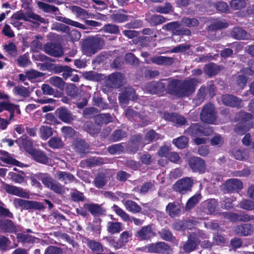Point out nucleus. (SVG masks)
Segmentation results:
<instances>
[{"label": "nucleus", "mask_w": 254, "mask_h": 254, "mask_svg": "<svg viewBox=\"0 0 254 254\" xmlns=\"http://www.w3.org/2000/svg\"><path fill=\"white\" fill-rule=\"evenodd\" d=\"M83 130L87 132L91 136L97 135L101 130V127L95 122L87 121L84 123L83 126Z\"/></svg>", "instance_id": "nucleus-30"}, {"label": "nucleus", "mask_w": 254, "mask_h": 254, "mask_svg": "<svg viewBox=\"0 0 254 254\" xmlns=\"http://www.w3.org/2000/svg\"><path fill=\"white\" fill-rule=\"evenodd\" d=\"M37 178L41 181L45 187L49 188L55 181L49 173H38L36 174Z\"/></svg>", "instance_id": "nucleus-34"}, {"label": "nucleus", "mask_w": 254, "mask_h": 254, "mask_svg": "<svg viewBox=\"0 0 254 254\" xmlns=\"http://www.w3.org/2000/svg\"><path fill=\"white\" fill-rule=\"evenodd\" d=\"M49 82L52 86L58 88L59 91L63 92L65 83L61 77L56 76L51 77L49 78Z\"/></svg>", "instance_id": "nucleus-40"}, {"label": "nucleus", "mask_w": 254, "mask_h": 254, "mask_svg": "<svg viewBox=\"0 0 254 254\" xmlns=\"http://www.w3.org/2000/svg\"><path fill=\"white\" fill-rule=\"evenodd\" d=\"M70 198L73 202H83L86 199L84 193L77 189H72L70 192Z\"/></svg>", "instance_id": "nucleus-50"}, {"label": "nucleus", "mask_w": 254, "mask_h": 254, "mask_svg": "<svg viewBox=\"0 0 254 254\" xmlns=\"http://www.w3.org/2000/svg\"><path fill=\"white\" fill-rule=\"evenodd\" d=\"M44 49L47 54L52 57H59L64 54L62 46L58 43L47 42Z\"/></svg>", "instance_id": "nucleus-15"}, {"label": "nucleus", "mask_w": 254, "mask_h": 254, "mask_svg": "<svg viewBox=\"0 0 254 254\" xmlns=\"http://www.w3.org/2000/svg\"><path fill=\"white\" fill-rule=\"evenodd\" d=\"M11 18L16 20H23L25 21H31L30 19H32L41 23L45 22V19L44 18L35 13L30 8L26 10L25 13H24L22 10L16 11L12 15Z\"/></svg>", "instance_id": "nucleus-5"}, {"label": "nucleus", "mask_w": 254, "mask_h": 254, "mask_svg": "<svg viewBox=\"0 0 254 254\" xmlns=\"http://www.w3.org/2000/svg\"><path fill=\"white\" fill-rule=\"evenodd\" d=\"M145 249L147 252L156 254L166 253L167 254H171L172 252L170 246L163 242L149 244L145 247Z\"/></svg>", "instance_id": "nucleus-11"}, {"label": "nucleus", "mask_w": 254, "mask_h": 254, "mask_svg": "<svg viewBox=\"0 0 254 254\" xmlns=\"http://www.w3.org/2000/svg\"><path fill=\"white\" fill-rule=\"evenodd\" d=\"M165 80L152 81L146 85L145 88L151 94H161L166 90V84L162 82V80Z\"/></svg>", "instance_id": "nucleus-17"}, {"label": "nucleus", "mask_w": 254, "mask_h": 254, "mask_svg": "<svg viewBox=\"0 0 254 254\" xmlns=\"http://www.w3.org/2000/svg\"><path fill=\"white\" fill-rule=\"evenodd\" d=\"M163 117L165 120L172 122L174 125L178 127L182 126L187 123V120L185 117L176 113L165 112Z\"/></svg>", "instance_id": "nucleus-22"}, {"label": "nucleus", "mask_w": 254, "mask_h": 254, "mask_svg": "<svg viewBox=\"0 0 254 254\" xmlns=\"http://www.w3.org/2000/svg\"><path fill=\"white\" fill-rule=\"evenodd\" d=\"M137 98L134 89L129 86L123 88L122 92L119 93L118 96L120 106L122 108L126 107L130 100L135 101Z\"/></svg>", "instance_id": "nucleus-6"}, {"label": "nucleus", "mask_w": 254, "mask_h": 254, "mask_svg": "<svg viewBox=\"0 0 254 254\" xmlns=\"http://www.w3.org/2000/svg\"><path fill=\"white\" fill-rule=\"evenodd\" d=\"M235 231L237 234L242 236H251L254 232V227L251 223H243L237 226Z\"/></svg>", "instance_id": "nucleus-26"}, {"label": "nucleus", "mask_w": 254, "mask_h": 254, "mask_svg": "<svg viewBox=\"0 0 254 254\" xmlns=\"http://www.w3.org/2000/svg\"><path fill=\"white\" fill-rule=\"evenodd\" d=\"M84 240L87 247L92 252L96 253V254H115L110 249L105 248L99 242L86 237L84 238Z\"/></svg>", "instance_id": "nucleus-10"}, {"label": "nucleus", "mask_w": 254, "mask_h": 254, "mask_svg": "<svg viewBox=\"0 0 254 254\" xmlns=\"http://www.w3.org/2000/svg\"><path fill=\"white\" fill-rule=\"evenodd\" d=\"M125 144V143L122 142L109 146L108 147V151L112 155L121 154L124 152L125 147L123 144Z\"/></svg>", "instance_id": "nucleus-49"}, {"label": "nucleus", "mask_w": 254, "mask_h": 254, "mask_svg": "<svg viewBox=\"0 0 254 254\" xmlns=\"http://www.w3.org/2000/svg\"><path fill=\"white\" fill-rule=\"evenodd\" d=\"M124 80V76L122 73L115 72L108 76L107 82L111 87L119 88L123 86Z\"/></svg>", "instance_id": "nucleus-20"}, {"label": "nucleus", "mask_w": 254, "mask_h": 254, "mask_svg": "<svg viewBox=\"0 0 254 254\" xmlns=\"http://www.w3.org/2000/svg\"><path fill=\"white\" fill-rule=\"evenodd\" d=\"M193 185V180L189 177L181 179L177 181L174 185V189L182 193L190 190Z\"/></svg>", "instance_id": "nucleus-19"}, {"label": "nucleus", "mask_w": 254, "mask_h": 254, "mask_svg": "<svg viewBox=\"0 0 254 254\" xmlns=\"http://www.w3.org/2000/svg\"><path fill=\"white\" fill-rule=\"evenodd\" d=\"M158 233L160 237L164 240L169 242H173L175 240V237L173 236L171 231L167 228L162 229Z\"/></svg>", "instance_id": "nucleus-51"}, {"label": "nucleus", "mask_w": 254, "mask_h": 254, "mask_svg": "<svg viewBox=\"0 0 254 254\" xmlns=\"http://www.w3.org/2000/svg\"><path fill=\"white\" fill-rule=\"evenodd\" d=\"M142 141V135L141 134L132 135L127 143H125V149L128 153L134 154L139 149Z\"/></svg>", "instance_id": "nucleus-12"}, {"label": "nucleus", "mask_w": 254, "mask_h": 254, "mask_svg": "<svg viewBox=\"0 0 254 254\" xmlns=\"http://www.w3.org/2000/svg\"><path fill=\"white\" fill-rule=\"evenodd\" d=\"M49 189L55 193L60 195H63L65 192L64 186L56 180L54 182Z\"/></svg>", "instance_id": "nucleus-56"}, {"label": "nucleus", "mask_w": 254, "mask_h": 254, "mask_svg": "<svg viewBox=\"0 0 254 254\" xmlns=\"http://www.w3.org/2000/svg\"><path fill=\"white\" fill-rule=\"evenodd\" d=\"M75 151L78 154L82 155L88 152L90 147L89 144L84 139L77 138L73 143Z\"/></svg>", "instance_id": "nucleus-28"}, {"label": "nucleus", "mask_w": 254, "mask_h": 254, "mask_svg": "<svg viewBox=\"0 0 254 254\" xmlns=\"http://www.w3.org/2000/svg\"><path fill=\"white\" fill-rule=\"evenodd\" d=\"M83 208L84 209L87 210L94 217H99L105 215L106 212V210L98 203H84Z\"/></svg>", "instance_id": "nucleus-21"}, {"label": "nucleus", "mask_w": 254, "mask_h": 254, "mask_svg": "<svg viewBox=\"0 0 254 254\" xmlns=\"http://www.w3.org/2000/svg\"><path fill=\"white\" fill-rule=\"evenodd\" d=\"M240 207L247 211L254 210V201L250 199H243L239 203Z\"/></svg>", "instance_id": "nucleus-64"}, {"label": "nucleus", "mask_w": 254, "mask_h": 254, "mask_svg": "<svg viewBox=\"0 0 254 254\" xmlns=\"http://www.w3.org/2000/svg\"><path fill=\"white\" fill-rule=\"evenodd\" d=\"M189 139L185 136H181L173 140V143L178 148L184 149L188 145Z\"/></svg>", "instance_id": "nucleus-57"}, {"label": "nucleus", "mask_w": 254, "mask_h": 254, "mask_svg": "<svg viewBox=\"0 0 254 254\" xmlns=\"http://www.w3.org/2000/svg\"><path fill=\"white\" fill-rule=\"evenodd\" d=\"M124 204L126 209L132 213H137L141 211V207L134 201L127 200Z\"/></svg>", "instance_id": "nucleus-45"}, {"label": "nucleus", "mask_w": 254, "mask_h": 254, "mask_svg": "<svg viewBox=\"0 0 254 254\" xmlns=\"http://www.w3.org/2000/svg\"><path fill=\"white\" fill-rule=\"evenodd\" d=\"M104 40L99 37H89L85 39L82 43L83 52L87 56H91L102 48Z\"/></svg>", "instance_id": "nucleus-2"}, {"label": "nucleus", "mask_w": 254, "mask_h": 254, "mask_svg": "<svg viewBox=\"0 0 254 254\" xmlns=\"http://www.w3.org/2000/svg\"><path fill=\"white\" fill-rule=\"evenodd\" d=\"M231 35L233 38L237 40H246L248 39L247 32L239 26L233 28Z\"/></svg>", "instance_id": "nucleus-36"}, {"label": "nucleus", "mask_w": 254, "mask_h": 254, "mask_svg": "<svg viewBox=\"0 0 254 254\" xmlns=\"http://www.w3.org/2000/svg\"><path fill=\"white\" fill-rule=\"evenodd\" d=\"M56 19L59 21L62 22L66 24L74 26L81 29H87V28L86 25L80 23L77 21H74L68 18L63 17L61 16H57L56 17Z\"/></svg>", "instance_id": "nucleus-39"}, {"label": "nucleus", "mask_w": 254, "mask_h": 254, "mask_svg": "<svg viewBox=\"0 0 254 254\" xmlns=\"http://www.w3.org/2000/svg\"><path fill=\"white\" fill-rule=\"evenodd\" d=\"M253 117L252 113L245 111H240L238 114L237 118L239 121L243 122L246 124H250V121L253 119Z\"/></svg>", "instance_id": "nucleus-62"}, {"label": "nucleus", "mask_w": 254, "mask_h": 254, "mask_svg": "<svg viewBox=\"0 0 254 254\" xmlns=\"http://www.w3.org/2000/svg\"><path fill=\"white\" fill-rule=\"evenodd\" d=\"M42 90L44 94L54 95L55 97H61L63 94L62 91H59L58 89L55 90L48 84H43L42 86Z\"/></svg>", "instance_id": "nucleus-43"}, {"label": "nucleus", "mask_w": 254, "mask_h": 254, "mask_svg": "<svg viewBox=\"0 0 254 254\" xmlns=\"http://www.w3.org/2000/svg\"><path fill=\"white\" fill-rule=\"evenodd\" d=\"M113 210L116 212V214L119 216L125 222L130 221L133 222L136 226L141 225L143 222V220L135 218L134 217H130L129 215L123 209L121 208L116 204H114L113 207Z\"/></svg>", "instance_id": "nucleus-16"}, {"label": "nucleus", "mask_w": 254, "mask_h": 254, "mask_svg": "<svg viewBox=\"0 0 254 254\" xmlns=\"http://www.w3.org/2000/svg\"><path fill=\"white\" fill-rule=\"evenodd\" d=\"M16 238L18 242L21 243L23 246H25L26 244H33L36 239L34 236L23 233H17Z\"/></svg>", "instance_id": "nucleus-38"}, {"label": "nucleus", "mask_w": 254, "mask_h": 254, "mask_svg": "<svg viewBox=\"0 0 254 254\" xmlns=\"http://www.w3.org/2000/svg\"><path fill=\"white\" fill-rule=\"evenodd\" d=\"M48 145L53 149H59L64 146V143L60 137H53L48 141Z\"/></svg>", "instance_id": "nucleus-58"}, {"label": "nucleus", "mask_w": 254, "mask_h": 254, "mask_svg": "<svg viewBox=\"0 0 254 254\" xmlns=\"http://www.w3.org/2000/svg\"><path fill=\"white\" fill-rule=\"evenodd\" d=\"M0 160L9 165L21 167L22 163L19 161L12 158L9 153L5 151L0 149Z\"/></svg>", "instance_id": "nucleus-29"}, {"label": "nucleus", "mask_w": 254, "mask_h": 254, "mask_svg": "<svg viewBox=\"0 0 254 254\" xmlns=\"http://www.w3.org/2000/svg\"><path fill=\"white\" fill-rule=\"evenodd\" d=\"M53 134V128L48 126H42L40 127V137L43 140H47Z\"/></svg>", "instance_id": "nucleus-53"}, {"label": "nucleus", "mask_w": 254, "mask_h": 254, "mask_svg": "<svg viewBox=\"0 0 254 254\" xmlns=\"http://www.w3.org/2000/svg\"><path fill=\"white\" fill-rule=\"evenodd\" d=\"M243 188V183L238 179L228 180L225 184V189L227 192H238Z\"/></svg>", "instance_id": "nucleus-23"}, {"label": "nucleus", "mask_w": 254, "mask_h": 254, "mask_svg": "<svg viewBox=\"0 0 254 254\" xmlns=\"http://www.w3.org/2000/svg\"><path fill=\"white\" fill-rule=\"evenodd\" d=\"M95 122L99 127L103 125H107L113 121V118L110 113L100 114L96 115L94 118Z\"/></svg>", "instance_id": "nucleus-35"}, {"label": "nucleus", "mask_w": 254, "mask_h": 254, "mask_svg": "<svg viewBox=\"0 0 254 254\" xmlns=\"http://www.w3.org/2000/svg\"><path fill=\"white\" fill-rule=\"evenodd\" d=\"M203 69L205 73L208 77H211L217 74L220 70V68L215 64L210 63L208 64H206L204 66Z\"/></svg>", "instance_id": "nucleus-41"}, {"label": "nucleus", "mask_w": 254, "mask_h": 254, "mask_svg": "<svg viewBox=\"0 0 254 254\" xmlns=\"http://www.w3.org/2000/svg\"><path fill=\"white\" fill-rule=\"evenodd\" d=\"M13 92L16 95H19L23 97H28L30 95L29 89L23 86H17L13 89Z\"/></svg>", "instance_id": "nucleus-63"}, {"label": "nucleus", "mask_w": 254, "mask_h": 254, "mask_svg": "<svg viewBox=\"0 0 254 254\" xmlns=\"http://www.w3.org/2000/svg\"><path fill=\"white\" fill-rule=\"evenodd\" d=\"M56 177L59 181L64 182V184L72 183L76 180L75 177L68 172L57 171Z\"/></svg>", "instance_id": "nucleus-32"}, {"label": "nucleus", "mask_w": 254, "mask_h": 254, "mask_svg": "<svg viewBox=\"0 0 254 254\" xmlns=\"http://www.w3.org/2000/svg\"><path fill=\"white\" fill-rule=\"evenodd\" d=\"M218 205V201L215 199H209L207 200L205 207L208 214H211L214 213Z\"/></svg>", "instance_id": "nucleus-59"}, {"label": "nucleus", "mask_w": 254, "mask_h": 254, "mask_svg": "<svg viewBox=\"0 0 254 254\" xmlns=\"http://www.w3.org/2000/svg\"><path fill=\"white\" fill-rule=\"evenodd\" d=\"M198 83V80L195 78L184 80L172 79L168 82L167 92L179 98L189 97L195 91Z\"/></svg>", "instance_id": "nucleus-1"}, {"label": "nucleus", "mask_w": 254, "mask_h": 254, "mask_svg": "<svg viewBox=\"0 0 254 254\" xmlns=\"http://www.w3.org/2000/svg\"><path fill=\"white\" fill-rule=\"evenodd\" d=\"M102 30L105 33L111 34H118L120 32L119 26L112 23L105 24Z\"/></svg>", "instance_id": "nucleus-52"}, {"label": "nucleus", "mask_w": 254, "mask_h": 254, "mask_svg": "<svg viewBox=\"0 0 254 254\" xmlns=\"http://www.w3.org/2000/svg\"><path fill=\"white\" fill-rule=\"evenodd\" d=\"M151 62L157 65H171L174 63V60L173 58L160 56L153 57Z\"/></svg>", "instance_id": "nucleus-37"}, {"label": "nucleus", "mask_w": 254, "mask_h": 254, "mask_svg": "<svg viewBox=\"0 0 254 254\" xmlns=\"http://www.w3.org/2000/svg\"><path fill=\"white\" fill-rule=\"evenodd\" d=\"M0 230L3 232L14 233L16 232L17 228L11 220L0 218Z\"/></svg>", "instance_id": "nucleus-27"}, {"label": "nucleus", "mask_w": 254, "mask_h": 254, "mask_svg": "<svg viewBox=\"0 0 254 254\" xmlns=\"http://www.w3.org/2000/svg\"><path fill=\"white\" fill-rule=\"evenodd\" d=\"M213 132L210 127H205L200 123L191 124L185 133L192 137L209 136Z\"/></svg>", "instance_id": "nucleus-4"}, {"label": "nucleus", "mask_w": 254, "mask_h": 254, "mask_svg": "<svg viewBox=\"0 0 254 254\" xmlns=\"http://www.w3.org/2000/svg\"><path fill=\"white\" fill-rule=\"evenodd\" d=\"M127 136V133L121 129L114 130L110 137V139L113 142H116L122 140Z\"/></svg>", "instance_id": "nucleus-54"}, {"label": "nucleus", "mask_w": 254, "mask_h": 254, "mask_svg": "<svg viewBox=\"0 0 254 254\" xmlns=\"http://www.w3.org/2000/svg\"><path fill=\"white\" fill-rule=\"evenodd\" d=\"M29 153L36 162L45 165L48 163L49 158L43 151L32 148Z\"/></svg>", "instance_id": "nucleus-25"}, {"label": "nucleus", "mask_w": 254, "mask_h": 254, "mask_svg": "<svg viewBox=\"0 0 254 254\" xmlns=\"http://www.w3.org/2000/svg\"><path fill=\"white\" fill-rule=\"evenodd\" d=\"M200 240L196 233H192L188 238L187 241L183 246V250L187 253H190L194 251L199 244Z\"/></svg>", "instance_id": "nucleus-18"}, {"label": "nucleus", "mask_w": 254, "mask_h": 254, "mask_svg": "<svg viewBox=\"0 0 254 254\" xmlns=\"http://www.w3.org/2000/svg\"><path fill=\"white\" fill-rule=\"evenodd\" d=\"M216 112L213 104H207L201 110L200 118L202 122L212 124L216 121Z\"/></svg>", "instance_id": "nucleus-9"}, {"label": "nucleus", "mask_w": 254, "mask_h": 254, "mask_svg": "<svg viewBox=\"0 0 254 254\" xmlns=\"http://www.w3.org/2000/svg\"><path fill=\"white\" fill-rule=\"evenodd\" d=\"M3 50L7 53V56L10 58H15L18 54V51L15 44L10 42L8 44L3 46Z\"/></svg>", "instance_id": "nucleus-46"}, {"label": "nucleus", "mask_w": 254, "mask_h": 254, "mask_svg": "<svg viewBox=\"0 0 254 254\" xmlns=\"http://www.w3.org/2000/svg\"><path fill=\"white\" fill-rule=\"evenodd\" d=\"M165 17L160 15H152L148 18V21L151 26H156L165 22Z\"/></svg>", "instance_id": "nucleus-55"}, {"label": "nucleus", "mask_w": 254, "mask_h": 254, "mask_svg": "<svg viewBox=\"0 0 254 254\" xmlns=\"http://www.w3.org/2000/svg\"><path fill=\"white\" fill-rule=\"evenodd\" d=\"M37 4L40 9L46 13H54L56 15L58 14V12H60L58 7L50 5L43 1H38Z\"/></svg>", "instance_id": "nucleus-33"}, {"label": "nucleus", "mask_w": 254, "mask_h": 254, "mask_svg": "<svg viewBox=\"0 0 254 254\" xmlns=\"http://www.w3.org/2000/svg\"><path fill=\"white\" fill-rule=\"evenodd\" d=\"M0 182L2 184L1 189L7 193L26 199L30 198L29 192L23 188L6 183L0 179Z\"/></svg>", "instance_id": "nucleus-8"}, {"label": "nucleus", "mask_w": 254, "mask_h": 254, "mask_svg": "<svg viewBox=\"0 0 254 254\" xmlns=\"http://www.w3.org/2000/svg\"><path fill=\"white\" fill-rule=\"evenodd\" d=\"M13 204L16 208H20L22 210H41L46 208L41 202L19 198H15L13 200Z\"/></svg>", "instance_id": "nucleus-3"}, {"label": "nucleus", "mask_w": 254, "mask_h": 254, "mask_svg": "<svg viewBox=\"0 0 254 254\" xmlns=\"http://www.w3.org/2000/svg\"><path fill=\"white\" fill-rule=\"evenodd\" d=\"M252 127V126L250 124H246L243 122L239 121V123L235 126L234 130L238 134L243 135L249 131Z\"/></svg>", "instance_id": "nucleus-42"}, {"label": "nucleus", "mask_w": 254, "mask_h": 254, "mask_svg": "<svg viewBox=\"0 0 254 254\" xmlns=\"http://www.w3.org/2000/svg\"><path fill=\"white\" fill-rule=\"evenodd\" d=\"M188 164L192 172L202 174L206 172L207 165L204 160L200 157L191 156L188 159Z\"/></svg>", "instance_id": "nucleus-7"}, {"label": "nucleus", "mask_w": 254, "mask_h": 254, "mask_svg": "<svg viewBox=\"0 0 254 254\" xmlns=\"http://www.w3.org/2000/svg\"><path fill=\"white\" fill-rule=\"evenodd\" d=\"M122 227L121 222L109 221L107 224V231L112 234L119 233L123 230Z\"/></svg>", "instance_id": "nucleus-44"}, {"label": "nucleus", "mask_w": 254, "mask_h": 254, "mask_svg": "<svg viewBox=\"0 0 254 254\" xmlns=\"http://www.w3.org/2000/svg\"><path fill=\"white\" fill-rule=\"evenodd\" d=\"M58 118L63 122L70 123L73 118L68 109L65 107H62L58 110Z\"/></svg>", "instance_id": "nucleus-31"}, {"label": "nucleus", "mask_w": 254, "mask_h": 254, "mask_svg": "<svg viewBox=\"0 0 254 254\" xmlns=\"http://www.w3.org/2000/svg\"><path fill=\"white\" fill-rule=\"evenodd\" d=\"M152 225L144 226L139 229L134 234L139 241L149 240L155 236Z\"/></svg>", "instance_id": "nucleus-14"}, {"label": "nucleus", "mask_w": 254, "mask_h": 254, "mask_svg": "<svg viewBox=\"0 0 254 254\" xmlns=\"http://www.w3.org/2000/svg\"><path fill=\"white\" fill-rule=\"evenodd\" d=\"M127 11L124 9H120L118 10H115L110 15V19L115 23H122L127 21L129 20V16L126 14Z\"/></svg>", "instance_id": "nucleus-24"}, {"label": "nucleus", "mask_w": 254, "mask_h": 254, "mask_svg": "<svg viewBox=\"0 0 254 254\" xmlns=\"http://www.w3.org/2000/svg\"><path fill=\"white\" fill-rule=\"evenodd\" d=\"M182 23L184 25L188 27H196L199 25V22L195 18H189L184 17L182 19Z\"/></svg>", "instance_id": "nucleus-61"}, {"label": "nucleus", "mask_w": 254, "mask_h": 254, "mask_svg": "<svg viewBox=\"0 0 254 254\" xmlns=\"http://www.w3.org/2000/svg\"><path fill=\"white\" fill-rule=\"evenodd\" d=\"M101 220H94L88 226V229L95 234V236H99L101 232Z\"/></svg>", "instance_id": "nucleus-48"}, {"label": "nucleus", "mask_w": 254, "mask_h": 254, "mask_svg": "<svg viewBox=\"0 0 254 254\" xmlns=\"http://www.w3.org/2000/svg\"><path fill=\"white\" fill-rule=\"evenodd\" d=\"M221 100L224 105L232 108L240 109L244 106L242 99L232 94L223 95Z\"/></svg>", "instance_id": "nucleus-13"}, {"label": "nucleus", "mask_w": 254, "mask_h": 254, "mask_svg": "<svg viewBox=\"0 0 254 254\" xmlns=\"http://www.w3.org/2000/svg\"><path fill=\"white\" fill-rule=\"evenodd\" d=\"M201 199L200 194H195L191 196L187 201L186 205V210H190L193 208L198 203Z\"/></svg>", "instance_id": "nucleus-60"}, {"label": "nucleus", "mask_w": 254, "mask_h": 254, "mask_svg": "<svg viewBox=\"0 0 254 254\" xmlns=\"http://www.w3.org/2000/svg\"><path fill=\"white\" fill-rule=\"evenodd\" d=\"M166 211L170 216L174 217L178 215L181 211L180 207L175 202L169 203L167 205Z\"/></svg>", "instance_id": "nucleus-47"}]
</instances>
